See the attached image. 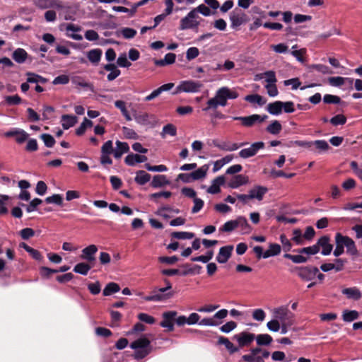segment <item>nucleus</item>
Instances as JSON below:
<instances>
[{
  "mask_svg": "<svg viewBox=\"0 0 362 362\" xmlns=\"http://www.w3.org/2000/svg\"><path fill=\"white\" fill-rule=\"evenodd\" d=\"M238 97V93L233 89L223 86L218 89L215 96L207 101V107L204 108V111L209 109H216L218 106L225 107L227 105L228 99H235Z\"/></svg>",
  "mask_w": 362,
  "mask_h": 362,
  "instance_id": "nucleus-1",
  "label": "nucleus"
},
{
  "mask_svg": "<svg viewBox=\"0 0 362 362\" xmlns=\"http://www.w3.org/2000/svg\"><path fill=\"white\" fill-rule=\"evenodd\" d=\"M336 247L334 250V255L339 257L344 252V248L346 252L352 256L358 255V250L355 242L349 236L343 235L340 233H337L334 237Z\"/></svg>",
  "mask_w": 362,
  "mask_h": 362,
  "instance_id": "nucleus-2",
  "label": "nucleus"
},
{
  "mask_svg": "<svg viewBox=\"0 0 362 362\" xmlns=\"http://www.w3.org/2000/svg\"><path fill=\"white\" fill-rule=\"evenodd\" d=\"M130 347L135 351L134 357L139 360L146 357L151 352V341L145 337L134 341Z\"/></svg>",
  "mask_w": 362,
  "mask_h": 362,
  "instance_id": "nucleus-3",
  "label": "nucleus"
},
{
  "mask_svg": "<svg viewBox=\"0 0 362 362\" xmlns=\"http://www.w3.org/2000/svg\"><path fill=\"white\" fill-rule=\"evenodd\" d=\"M202 88L203 83L199 81L185 80L179 83L173 94L176 95L180 93H197L200 92Z\"/></svg>",
  "mask_w": 362,
  "mask_h": 362,
  "instance_id": "nucleus-4",
  "label": "nucleus"
},
{
  "mask_svg": "<svg viewBox=\"0 0 362 362\" xmlns=\"http://www.w3.org/2000/svg\"><path fill=\"white\" fill-rule=\"evenodd\" d=\"M174 295V293L170 291V286H165V288H155L152 291L151 295L144 297L146 301L161 302L165 301Z\"/></svg>",
  "mask_w": 362,
  "mask_h": 362,
  "instance_id": "nucleus-5",
  "label": "nucleus"
},
{
  "mask_svg": "<svg viewBox=\"0 0 362 362\" xmlns=\"http://www.w3.org/2000/svg\"><path fill=\"white\" fill-rule=\"evenodd\" d=\"M199 18V16L195 12V11H194V9L191 10L180 20V30H185L197 28L200 24Z\"/></svg>",
  "mask_w": 362,
  "mask_h": 362,
  "instance_id": "nucleus-6",
  "label": "nucleus"
},
{
  "mask_svg": "<svg viewBox=\"0 0 362 362\" xmlns=\"http://www.w3.org/2000/svg\"><path fill=\"white\" fill-rule=\"evenodd\" d=\"M272 315L281 323L294 322V315L289 310L286 305L279 306L272 310Z\"/></svg>",
  "mask_w": 362,
  "mask_h": 362,
  "instance_id": "nucleus-7",
  "label": "nucleus"
},
{
  "mask_svg": "<svg viewBox=\"0 0 362 362\" xmlns=\"http://www.w3.org/2000/svg\"><path fill=\"white\" fill-rule=\"evenodd\" d=\"M264 142H255L252 144L249 147L240 150L238 153V156L243 159H247L255 156L258 151L264 148Z\"/></svg>",
  "mask_w": 362,
  "mask_h": 362,
  "instance_id": "nucleus-8",
  "label": "nucleus"
},
{
  "mask_svg": "<svg viewBox=\"0 0 362 362\" xmlns=\"http://www.w3.org/2000/svg\"><path fill=\"white\" fill-rule=\"evenodd\" d=\"M267 118V115H252L247 117H233V119L239 120L244 127H250L256 123H261Z\"/></svg>",
  "mask_w": 362,
  "mask_h": 362,
  "instance_id": "nucleus-9",
  "label": "nucleus"
},
{
  "mask_svg": "<svg viewBox=\"0 0 362 362\" xmlns=\"http://www.w3.org/2000/svg\"><path fill=\"white\" fill-rule=\"evenodd\" d=\"M97 252L98 247L95 245H90L82 250L80 259L94 265L96 260L95 255Z\"/></svg>",
  "mask_w": 362,
  "mask_h": 362,
  "instance_id": "nucleus-10",
  "label": "nucleus"
},
{
  "mask_svg": "<svg viewBox=\"0 0 362 362\" xmlns=\"http://www.w3.org/2000/svg\"><path fill=\"white\" fill-rule=\"evenodd\" d=\"M33 4L40 9L63 8L62 1L59 0H33Z\"/></svg>",
  "mask_w": 362,
  "mask_h": 362,
  "instance_id": "nucleus-11",
  "label": "nucleus"
},
{
  "mask_svg": "<svg viewBox=\"0 0 362 362\" xmlns=\"http://www.w3.org/2000/svg\"><path fill=\"white\" fill-rule=\"evenodd\" d=\"M255 334L248 332H242L234 336L240 347L248 346L255 340Z\"/></svg>",
  "mask_w": 362,
  "mask_h": 362,
  "instance_id": "nucleus-12",
  "label": "nucleus"
},
{
  "mask_svg": "<svg viewBox=\"0 0 362 362\" xmlns=\"http://www.w3.org/2000/svg\"><path fill=\"white\" fill-rule=\"evenodd\" d=\"M176 311H167L163 313V320L160 322V325L162 327L167 328L169 331H173L174 329V321L175 317H177Z\"/></svg>",
  "mask_w": 362,
  "mask_h": 362,
  "instance_id": "nucleus-13",
  "label": "nucleus"
},
{
  "mask_svg": "<svg viewBox=\"0 0 362 362\" xmlns=\"http://www.w3.org/2000/svg\"><path fill=\"white\" fill-rule=\"evenodd\" d=\"M328 81L332 86L340 87L344 85L346 86L348 88L352 89L354 79L351 78L334 76L329 78Z\"/></svg>",
  "mask_w": 362,
  "mask_h": 362,
  "instance_id": "nucleus-14",
  "label": "nucleus"
},
{
  "mask_svg": "<svg viewBox=\"0 0 362 362\" xmlns=\"http://www.w3.org/2000/svg\"><path fill=\"white\" fill-rule=\"evenodd\" d=\"M248 183L249 178L247 176L243 174H238L231 177V179L228 182V187L231 189H237Z\"/></svg>",
  "mask_w": 362,
  "mask_h": 362,
  "instance_id": "nucleus-15",
  "label": "nucleus"
},
{
  "mask_svg": "<svg viewBox=\"0 0 362 362\" xmlns=\"http://www.w3.org/2000/svg\"><path fill=\"white\" fill-rule=\"evenodd\" d=\"M341 293L349 300H358L362 297V293L360 289L356 286L343 288Z\"/></svg>",
  "mask_w": 362,
  "mask_h": 362,
  "instance_id": "nucleus-16",
  "label": "nucleus"
},
{
  "mask_svg": "<svg viewBox=\"0 0 362 362\" xmlns=\"http://www.w3.org/2000/svg\"><path fill=\"white\" fill-rule=\"evenodd\" d=\"M262 348L255 347L250 349L249 354H245L242 356V359L246 362H264L262 357H260Z\"/></svg>",
  "mask_w": 362,
  "mask_h": 362,
  "instance_id": "nucleus-17",
  "label": "nucleus"
},
{
  "mask_svg": "<svg viewBox=\"0 0 362 362\" xmlns=\"http://www.w3.org/2000/svg\"><path fill=\"white\" fill-rule=\"evenodd\" d=\"M317 273L318 269L317 267H303L299 269L298 275L304 281H310L316 276Z\"/></svg>",
  "mask_w": 362,
  "mask_h": 362,
  "instance_id": "nucleus-18",
  "label": "nucleus"
},
{
  "mask_svg": "<svg viewBox=\"0 0 362 362\" xmlns=\"http://www.w3.org/2000/svg\"><path fill=\"white\" fill-rule=\"evenodd\" d=\"M226 179L223 175L216 177L211 181V185L207 188L206 192L211 194H218L221 192V187L225 183Z\"/></svg>",
  "mask_w": 362,
  "mask_h": 362,
  "instance_id": "nucleus-19",
  "label": "nucleus"
},
{
  "mask_svg": "<svg viewBox=\"0 0 362 362\" xmlns=\"http://www.w3.org/2000/svg\"><path fill=\"white\" fill-rule=\"evenodd\" d=\"M233 246L227 245L220 248L219 252L216 256V261L218 263H226L231 256Z\"/></svg>",
  "mask_w": 362,
  "mask_h": 362,
  "instance_id": "nucleus-20",
  "label": "nucleus"
},
{
  "mask_svg": "<svg viewBox=\"0 0 362 362\" xmlns=\"http://www.w3.org/2000/svg\"><path fill=\"white\" fill-rule=\"evenodd\" d=\"M268 189L266 187L256 185L249 191V197L251 199H256L262 201Z\"/></svg>",
  "mask_w": 362,
  "mask_h": 362,
  "instance_id": "nucleus-21",
  "label": "nucleus"
},
{
  "mask_svg": "<svg viewBox=\"0 0 362 362\" xmlns=\"http://www.w3.org/2000/svg\"><path fill=\"white\" fill-rule=\"evenodd\" d=\"M317 245L322 247V255H329L332 249L333 246L330 244V239L327 236L321 237L317 241Z\"/></svg>",
  "mask_w": 362,
  "mask_h": 362,
  "instance_id": "nucleus-22",
  "label": "nucleus"
},
{
  "mask_svg": "<svg viewBox=\"0 0 362 362\" xmlns=\"http://www.w3.org/2000/svg\"><path fill=\"white\" fill-rule=\"evenodd\" d=\"M116 148L114 151V157L116 159L120 158L123 154L127 153L129 151V146L127 142L116 141Z\"/></svg>",
  "mask_w": 362,
  "mask_h": 362,
  "instance_id": "nucleus-23",
  "label": "nucleus"
},
{
  "mask_svg": "<svg viewBox=\"0 0 362 362\" xmlns=\"http://www.w3.org/2000/svg\"><path fill=\"white\" fill-rule=\"evenodd\" d=\"M147 160V157L146 156L134 154L131 153L126 156L125 163L127 165L133 166L136 163H144Z\"/></svg>",
  "mask_w": 362,
  "mask_h": 362,
  "instance_id": "nucleus-24",
  "label": "nucleus"
},
{
  "mask_svg": "<svg viewBox=\"0 0 362 362\" xmlns=\"http://www.w3.org/2000/svg\"><path fill=\"white\" fill-rule=\"evenodd\" d=\"M209 165L204 164L199 168L192 172V176L194 181L204 179L206 177Z\"/></svg>",
  "mask_w": 362,
  "mask_h": 362,
  "instance_id": "nucleus-25",
  "label": "nucleus"
},
{
  "mask_svg": "<svg viewBox=\"0 0 362 362\" xmlns=\"http://www.w3.org/2000/svg\"><path fill=\"white\" fill-rule=\"evenodd\" d=\"M94 265L88 262H80L75 265L74 272L75 273L86 276Z\"/></svg>",
  "mask_w": 362,
  "mask_h": 362,
  "instance_id": "nucleus-26",
  "label": "nucleus"
},
{
  "mask_svg": "<svg viewBox=\"0 0 362 362\" xmlns=\"http://www.w3.org/2000/svg\"><path fill=\"white\" fill-rule=\"evenodd\" d=\"M61 122L64 129L72 127L77 122V117L72 115H64L62 116Z\"/></svg>",
  "mask_w": 362,
  "mask_h": 362,
  "instance_id": "nucleus-27",
  "label": "nucleus"
},
{
  "mask_svg": "<svg viewBox=\"0 0 362 362\" xmlns=\"http://www.w3.org/2000/svg\"><path fill=\"white\" fill-rule=\"evenodd\" d=\"M281 250V248L279 244L271 243L269 245V249L264 252L263 258L267 259L270 257L276 256L280 254Z\"/></svg>",
  "mask_w": 362,
  "mask_h": 362,
  "instance_id": "nucleus-28",
  "label": "nucleus"
},
{
  "mask_svg": "<svg viewBox=\"0 0 362 362\" xmlns=\"http://www.w3.org/2000/svg\"><path fill=\"white\" fill-rule=\"evenodd\" d=\"M176 55L174 53H168L163 59L156 60L155 64L159 66H164L175 63Z\"/></svg>",
  "mask_w": 362,
  "mask_h": 362,
  "instance_id": "nucleus-29",
  "label": "nucleus"
},
{
  "mask_svg": "<svg viewBox=\"0 0 362 362\" xmlns=\"http://www.w3.org/2000/svg\"><path fill=\"white\" fill-rule=\"evenodd\" d=\"M12 57L17 63L22 64L27 59L28 53L25 49L18 48L13 52Z\"/></svg>",
  "mask_w": 362,
  "mask_h": 362,
  "instance_id": "nucleus-30",
  "label": "nucleus"
},
{
  "mask_svg": "<svg viewBox=\"0 0 362 362\" xmlns=\"http://www.w3.org/2000/svg\"><path fill=\"white\" fill-rule=\"evenodd\" d=\"M102 54L101 49H93L87 53V57L92 64H97L100 61Z\"/></svg>",
  "mask_w": 362,
  "mask_h": 362,
  "instance_id": "nucleus-31",
  "label": "nucleus"
},
{
  "mask_svg": "<svg viewBox=\"0 0 362 362\" xmlns=\"http://www.w3.org/2000/svg\"><path fill=\"white\" fill-rule=\"evenodd\" d=\"M267 110L272 115H279L282 112V102L271 103L267 105Z\"/></svg>",
  "mask_w": 362,
  "mask_h": 362,
  "instance_id": "nucleus-32",
  "label": "nucleus"
},
{
  "mask_svg": "<svg viewBox=\"0 0 362 362\" xmlns=\"http://www.w3.org/2000/svg\"><path fill=\"white\" fill-rule=\"evenodd\" d=\"M245 100L252 104H257L259 106L264 105L267 100L258 94L247 95L245 97Z\"/></svg>",
  "mask_w": 362,
  "mask_h": 362,
  "instance_id": "nucleus-33",
  "label": "nucleus"
},
{
  "mask_svg": "<svg viewBox=\"0 0 362 362\" xmlns=\"http://www.w3.org/2000/svg\"><path fill=\"white\" fill-rule=\"evenodd\" d=\"M168 183L169 182L165 175H157L153 176L151 185L153 188H158L168 185Z\"/></svg>",
  "mask_w": 362,
  "mask_h": 362,
  "instance_id": "nucleus-34",
  "label": "nucleus"
},
{
  "mask_svg": "<svg viewBox=\"0 0 362 362\" xmlns=\"http://www.w3.org/2000/svg\"><path fill=\"white\" fill-rule=\"evenodd\" d=\"M358 317L359 313L356 310H344L342 313V319L346 322H351Z\"/></svg>",
  "mask_w": 362,
  "mask_h": 362,
  "instance_id": "nucleus-35",
  "label": "nucleus"
},
{
  "mask_svg": "<svg viewBox=\"0 0 362 362\" xmlns=\"http://www.w3.org/2000/svg\"><path fill=\"white\" fill-rule=\"evenodd\" d=\"M255 339L259 346H268L273 341L272 337L268 334H259L255 336Z\"/></svg>",
  "mask_w": 362,
  "mask_h": 362,
  "instance_id": "nucleus-36",
  "label": "nucleus"
},
{
  "mask_svg": "<svg viewBox=\"0 0 362 362\" xmlns=\"http://www.w3.org/2000/svg\"><path fill=\"white\" fill-rule=\"evenodd\" d=\"M151 180V175L144 170H139L136 173L135 182L141 185H145Z\"/></svg>",
  "mask_w": 362,
  "mask_h": 362,
  "instance_id": "nucleus-37",
  "label": "nucleus"
},
{
  "mask_svg": "<svg viewBox=\"0 0 362 362\" xmlns=\"http://www.w3.org/2000/svg\"><path fill=\"white\" fill-rule=\"evenodd\" d=\"M129 6H130L129 8L124 7V6H112V9L116 12L126 13L128 14V16L129 17H133L135 15V13H136V10L133 4H132L130 3Z\"/></svg>",
  "mask_w": 362,
  "mask_h": 362,
  "instance_id": "nucleus-38",
  "label": "nucleus"
},
{
  "mask_svg": "<svg viewBox=\"0 0 362 362\" xmlns=\"http://www.w3.org/2000/svg\"><path fill=\"white\" fill-rule=\"evenodd\" d=\"M119 290L120 287L115 282H110L105 286V288L103 289V294L105 296H108L113 293H117L119 291Z\"/></svg>",
  "mask_w": 362,
  "mask_h": 362,
  "instance_id": "nucleus-39",
  "label": "nucleus"
},
{
  "mask_svg": "<svg viewBox=\"0 0 362 362\" xmlns=\"http://www.w3.org/2000/svg\"><path fill=\"white\" fill-rule=\"evenodd\" d=\"M236 225L237 228H240L245 233H248L251 230V227L244 216H238L236 218Z\"/></svg>",
  "mask_w": 362,
  "mask_h": 362,
  "instance_id": "nucleus-40",
  "label": "nucleus"
},
{
  "mask_svg": "<svg viewBox=\"0 0 362 362\" xmlns=\"http://www.w3.org/2000/svg\"><path fill=\"white\" fill-rule=\"evenodd\" d=\"M244 143H241L240 144L236 143H230V142H221V146H219V149L225 151H234L238 150L239 148L243 146Z\"/></svg>",
  "mask_w": 362,
  "mask_h": 362,
  "instance_id": "nucleus-41",
  "label": "nucleus"
},
{
  "mask_svg": "<svg viewBox=\"0 0 362 362\" xmlns=\"http://www.w3.org/2000/svg\"><path fill=\"white\" fill-rule=\"evenodd\" d=\"M115 105L117 108L120 110L122 115L125 117L127 121H131L132 117L130 116L129 112H128L126 107V103L123 100H116L115 102Z\"/></svg>",
  "mask_w": 362,
  "mask_h": 362,
  "instance_id": "nucleus-42",
  "label": "nucleus"
},
{
  "mask_svg": "<svg viewBox=\"0 0 362 362\" xmlns=\"http://www.w3.org/2000/svg\"><path fill=\"white\" fill-rule=\"evenodd\" d=\"M281 129L282 126L278 120L272 121L267 127V131L274 135L279 134Z\"/></svg>",
  "mask_w": 362,
  "mask_h": 362,
  "instance_id": "nucleus-43",
  "label": "nucleus"
},
{
  "mask_svg": "<svg viewBox=\"0 0 362 362\" xmlns=\"http://www.w3.org/2000/svg\"><path fill=\"white\" fill-rule=\"evenodd\" d=\"M92 126L93 122L85 117L81 125L76 129V134L78 136L83 135L86 129Z\"/></svg>",
  "mask_w": 362,
  "mask_h": 362,
  "instance_id": "nucleus-44",
  "label": "nucleus"
},
{
  "mask_svg": "<svg viewBox=\"0 0 362 362\" xmlns=\"http://www.w3.org/2000/svg\"><path fill=\"white\" fill-rule=\"evenodd\" d=\"M167 134L171 136H174L177 134V129L175 125L168 124L163 127L161 132L162 137L164 138Z\"/></svg>",
  "mask_w": 362,
  "mask_h": 362,
  "instance_id": "nucleus-45",
  "label": "nucleus"
},
{
  "mask_svg": "<svg viewBox=\"0 0 362 362\" xmlns=\"http://www.w3.org/2000/svg\"><path fill=\"white\" fill-rule=\"evenodd\" d=\"M231 26L238 27L245 22V16L243 13L233 14L230 16Z\"/></svg>",
  "mask_w": 362,
  "mask_h": 362,
  "instance_id": "nucleus-46",
  "label": "nucleus"
},
{
  "mask_svg": "<svg viewBox=\"0 0 362 362\" xmlns=\"http://www.w3.org/2000/svg\"><path fill=\"white\" fill-rule=\"evenodd\" d=\"M218 342L221 344L225 345L226 348L230 352V353H235L237 352L239 349L234 346V344L230 342L228 339L221 337L218 339Z\"/></svg>",
  "mask_w": 362,
  "mask_h": 362,
  "instance_id": "nucleus-47",
  "label": "nucleus"
},
{
  "mask_svg": "<svg viewBox=\"0 0 362 362\" xmlns=\"http://www.w3.org/2000/svg\"><path fill=\"white\" fill-rule=\"evenodd\" d=\"M171 235L173 238L180 240H189L194 237V234L193 233L185 231L173 232Z\"/></svg>",
  "mask_w": 362,
  "mask_h": 362,
  "instance_id": "nucleus-48",
  "label": "nucleus"
},
{
  "mask_svg": "<svg viewBox=\"0 0 362 362\" xmlns=\"http://www.w3.org/2000/svg\"><path fill=\"white\" fill-rule=\"evenodd\" d=\"M315 146L319 153L326 151L329 148L328 143L325 140H316L313 141V147Z\"/></svg>",
  "mask_w": 362,
  "mask_h": 362,
  "instance_id": "nucleus-49",
  "label": "nucleus"
},
{
  "mask_svg": "<svg viewBox=\"0 0 362 362\" xmlns=\"http://www.w3.org/2000/svg\"><path fill=\"white\" fill-rule=\"evenodd\" d=\"M4 101L8 105H16L21 103L22 99L18 95H13L5 96Z\"/></svg>",
  "mask_w": 362,
  "mask_h": 362,
  "instance_id": "nucleus-50",
  "label": "nucleus"
},
{
  "mask_svg": "<svg viewBox=\"0 0 362 362\" xmlns=\"http://www.w3.org/2000/svg\"><path fill=\"white\" fill-rule=\"evenodd\" d=\"M151 116L147 113H142L136 115L134 119L135 121L141 125H149Z\"/></svg>",
  "mask_w": 362,
  "mask_h": 362,
  "instance_id": "nucleus-51",
  "label": "nucleus"
},
{
  "mask_svg": "<svg viewBox=\"0 0 362 362\" xmlns=\"http://www.w3.org/2000/svg\"><path fill=\"white\" fill-rule=\"evenodd\" d=\"M27 82L31 83H37L39 82L40 83H45L46 80L42 77L40 75L35 74L34 73L28 72L27 73Z\"/></svg>",
  "mask_w": 362,
  "mask_h": 362,
  "instance_id": "nucleus-52",
  "label": "nucleus"
},
{
  "mask_svg": "<svg viewBox=\"0 0 362 362\" xmlns=\"http://www.w3.org/2000/svg\"><path fill=\"white\" fill-rule=\"evenodd\" d=\"M221 324V321H215L213 317H204L199 320V325L202 326L216 327Z\"/></svg>",
  "mask_w": 362,
  "mask_h": 362,
  "instance_id": "nucleus-53",
  "label": "nucleus"
},
{
  "mask_svg": "<svg viewBox=\"0 0 362 362\" xmlns=\"http://www.w3.org/2000/svg\"><path fill=\"white\" fill-rule=\"evenodd\" d=\"M320 250L317 243L310 247H303L298 250V253L307 254V255H315Z\"/></svg>",
  "mask_w": 362,
  "mask_h": 362,
  "instance_id": "nucleus-54",
  "label": "nucleus"
},
{
  "mask_svg": "<svg viewBox=\"0 0 362 362\" xmlns=\"http://www.w3.org/2000/svg\"><path fill=\"white\" fill-rule=\"evenodd\" d=\"M45 202L47 204H55L59 206H62L63 204V198L61 194H53L52 196L47 197L45 199Z\"/></svg>",
  "mask_w": 362,
  "mask_h": 362,
  "instance_id": "nucleus-55",
  "label": "nucleus"
},
{
  "mask_svg": "<svg viewBox=\"0 0 362 362\" xmlns=\"http://www.w3.org/2000/svg\"><path fill=\"white\" fill-rule=\"evenodd\" d=\"M281 322H279V320H276L274 317H273L272 320L269 321L267 323V327L269 330L274 332H279L281 329Z\"/></svg>",
  "mask_w": 362,
  "mask_h": 362,
  "instance_id": "nucleus-56",
  "label": "nucleus"
},
{
  "mask_svg": "<svg viewBox=\"0 0 362 362\" xmlns=\"http://www.w3.org/2000/svg\"><path fill=\"white\" fill-rule=\"evenodd\" d=\"M237 228L236 219L226 222L222 227L219 228L221 232H231Z\"/></svg>",
  "mask_w": 362,
  "mask_h": 362,
  "instance_id": "nucleus-57",
  "label": "nucleus"
},
{
  "mask_svg": "<svg viewBox=\"0 0 362 362\" xmlns=\"http://www.w3.org/2000/svg\"><path fill=\"white\" fill-rule=\"evenodd\" d=\"M117 64L120 67L126 68H128L132 65L131 62L128 60L125 53H122L119 54L117 59Z\"/></svg>",
  "mask_w": 362,
  "mask_h": 362,
  "instance_id": "nucleus-58",
  "label": "nucleus"
},
{
  "mask_svg": "<svg viewBox=\"0 0 362 362\" xmlns=\"http://www.w3.org/2000/svg\"><path fill=\"white\" fill-rule=\"evenodd\" d=\"M264 80L267 83L266 85H274L276 83L277 79L276 77V74L274 71H267L264 72Z\"/></svg>",
  "mask_w": 362,
  "mask_h": 362,
  "instance_id": "nucleus-59",
  "label": "nucleus"
},
{
  "mask_svg": "<svg viewBox=\"0 0 362 362\" xmlns=\"http://www.w3.org/2000/svg\"><path fill=\"white\" fill-rule=\"evenodd\" d=\"M284 257L291 259L293 262L296 264L304 263L307 261V258L300 255H290L285 254Z\"/></svg>",
  "mask_w": 362,
  "mask_h": 362,
  "instance_id": "nucleus-60",
  "label": "nucleus"
},
{
  "mask_svg": "<svg viewBox=\"0 0 362 362\" xmlns=\"http://www.w3.org/2000/svg\"><path fill=\"white\" fill-rule=\"evenodd\" d=\"M115 149L113 148L112 141L108 140L103 144L101 147V153L103 154H114Z\"/></svg>",
  "mask_w": 362,
  "mask_h": 362,
  "instance_id": "nucleus-61",
  "label": "nucleus"
},
{
  "mask_svg": "<svg viewBox=\"0 0 362 362\" xmlns=\"http://www.w3.org/2000/svg\"><path fill=\"white\" fill-rule=\"evenodd\" d=\"M193 9L198 15L199 13L202 14L204 16H209L211 15L210 8L205 4H200Z\"/></svg>",
  "mask_w": 362,
  "mask_h": 362,
  "instance_id": "nucleus-62",
  "label": "nucleus"
},
{
  "mask_svg": "<svg viewBox=\"0 0 362 362\" xmlns=\"http://www.w3.org/2000/svg\"><path fill=\"white\" fill-rule=\"evenodd\" d=\"M252 316L255 320L262 322L266 317V313L262 309L258 308L252 311Z\"/></svg>",
  "mask_w": 362,
  "mask_h": 362,
  "instance_id": "nucleus-63",
  "label": "nucleus"
},
{
  "mask_svg": "<svg viewBox=\"0 0 362 362\" xmlns=\"http://www.w3.org/2000/svg\"><path fill=\"white\" fill-rule=\"evenodd\" d=\"M120 33L125 39H132L136 35V30L131 28H124L121 29Z\"/></svg>",
  "mask_w": 362,
  "mask_h": 362,
  "instance_id": "nucleus-64",
  "label": "nucleus"
}]
</instances>
